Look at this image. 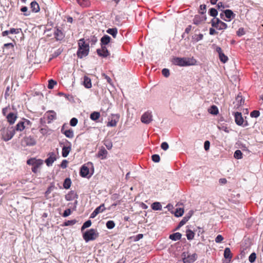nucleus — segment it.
<instances>
[{
    "label": "nucleus",
    "instance_id": "58836bf2",
    "mask_svg": "<svg viewBox=\"0 0 263 263\" xmlns=\"http://www.w3.org/2000/svg\"><path fill=\"white\" fill-rule=\"evenodd\" d=\"M106 210V208H105L104 204H101L100 206L97 207L95 211L98 213L99 214L100 213H102Z\"/></svg>",
    "mask_w": 263,
    "mask_h": 263
},
{
    "label": "nucleus",
    "instance_id": "0e129e2a",
    "mask_svg": "<svg viewBox=\"0 0 263 263\" xmlns=\"http://www.w3.org/2000/svg\"><path fill=\"white\" fill-rule=\"evenodd\" d=\"M68 161L66 160H63L61 163V167L63 168H65L67 167Z\"/></svg>",
    "mask_w": 263,
    "mask_h": 263
},
{
    "label": "nucleus",
    "instance_id": "4d7b16f0",
    "mask_svg": "<svg viewBox=\"0 0 263 263\" xmlns=\"http://www.w3.org/2000/svg\"><path fill=\"white\" fill-rule=\"evenodd\" d=\"M152 160L155 162H159L160 160V156L157 154H155L152 156Z\"/></svg>",
    "mask_w": 263,
    "mask_h": 263
},
{
    "label": "nucleus",
    "instance_id": "8fccbe9b",
    "mask_svg": "<svg viewBox=\"0 0 263 263\" xmlns=\"http://www.w3.org/2000/svg\"><path fill=\"white\" fill-rule=\"evenodd\" d=\"M209 13L211 16L215 17L218 14V11L216 9L212 8L209 10Z\"/></svg>",
    "mask_w": 263,
    "mask_h": 263
},
{
    "label": "nucleus",
    "instance_id": "f8f14e48",
    "mask_svg": "<svg viewBox=\"0 0 263 263\" xmlns=\"http://www.w3.org/2000/svg\"><path fill=\"white\" fill-rule=\"evenodd\" d=\"M245 103V99L242 97V95L240 92H239L237 97H236L235 101L234 102L235 104V107L237 108L241 106L244 104Z\"/></svg>",
    "mask_w": 263,
    "mask_h": 263
},
{
    "label": "nucleus",
    "instance_id": "13d9d810",
    "mask_svg": "<svg viewBox=\"0 0 263 263\" xmlns=\"http://www.w3.org/2000/svg\"><path fill=\"white\" fill-rule=\"evenodd\" d=\"M78 119L76 118H72L70 121V125L72 126H75L78 123Z\"/></svg>",
    "mask_w": 263,
    "mask_h": 263
},
{
    "label": "nucleus",
    "instance_id": "4be33fe9",
    "mask_svg": "<svg viewBox=\"0 0 263 263\" xmlns=\"http://www.w3.org/2000/svg\"><path fill=\"white\" fill-rule=\"evenodd\" d=\"M224 13L226 17L228 18V20L224 19L226 21H230L232 18H234L235 16V14L230 9L224 10Z\"/></svg>",
    "mask_w": 263,
    "mask_h": 263
},
{
    "label": "nucleus",
    "instance_id": "c85d7f7f",
    "mask_svg": "<svg viewBox=\"0 0 263 263\" xmlns=\"http://www.w3.org/2000/svg\"><path fill=\"white\" fill-rule=\"evenodd\" d=\"M192 214L189 213L187 215H186L185 217L183 218L181 221L179 222L178 228L181 227L184 224L186 223V222L190 219L191 217L192 216Z\"/></svg>",
    "mask_w": 263,
    "mask_h": 263
},
{
    "label": "nucleus",
    "instance_id": "7c9ffc66",
    "mask_svg": "<svg viewBox=\"0 0 263 263\" xmlns=\"http://www.w3.org/2000/svg\"><path fill=\"white\" fill-rule=\"evenodd\" d=\"M25 128H26L24 126V124L23 121H20L19 122L17 123V124L15 126V128H14V129H15V130H16V131L22 132L23 130H24Z\"/></svg>",
    "mask_w": 263,
    "mask_h": 263
},
{
    "label": "nucleus",
    "instance_id": "6e6552de",
    "mask_svg": "<svg viewBox=\"0 0 263 263\" xmlns=\"http://www.w3.org/2000/svg\"><path fill=\"white\" fill-rule=\"evenodd\" d=\"M67 125L66 124H64L61 128V132L64 134L66 137L68 138L72 139L74 137V133L73 130L72 129H66V127Z\"/></svg>",
    "mask_w": 263,
    "mask_h": 263
},
{
    "label": "nucleus",
    "instance_id": "052dcab7",
    "mask_svg": "<svg viewBox=\"0 0 263 263\" xmlns=\"http://www.w3.org/2000/svg\"><path fill=\"white\" fill-rule=\"evenodd\" d=\"M162 73L165 77L166 78L168 77L170 74L169 70L166 68H164L162 69Z\"/></svg>",
    "mask_w": 263,
    "mask_h": 263
},
{
    "label": "nucleus",
    "instance_id": "09e8293b",
    "mask_svg": "<svg viewBox=\"0 0 263 263\" xmlns=\"http://www.w3.org/2000/svg\"><path fill=\"white\" fill-rule=\"evenodd\" d=\"M106 227L108 229H112L115 227V223L112 220H109L106 222Z\"/></svg>",
    "mask_w": 263,
    "mask_h": 263
},
{
    "label": "nucleus",
    "instance_id": "f3484780",
    "mask_svg": "<svg viewBox=\"0 0 263 263\" xmlns=\"http://www.w3.org/2000/svg\"><path fill=\"white\" fill-rule=\"evenodd\" d=\"M206 20V17L203 14L196 15L193 19V23L196 25L200 24Z\"/></svg>",
    "mask_w": 263,
    "mask_h": 263
},
{
    "label": "nucleus",
    "instance_id": "a18cd8bd",
    "mask_svg": "<svg viewBox=\"0 0 263 263\" xmlns=\"http://www.w3.org/2000/svg\"><path fill=\"white\" fill-rule=\"evenodd\" d=\"M39 131L40 133L42 134L43 135H45L48 134L49 132L50 131V129L48 128V127L46 126L43 128H41Z\"/></svg>",
    "mask_w": 263,
    "mask_h": 263
},
{
    "label": "nucleus",
    "instance_id": "680f3d73",
    "mask_svg": "<svg viewBox=\"0 0 263 263\" xmlns=\"http://www.w3.org/2000/svg\"><path fill=\"white\" fill-rule=\"evenodd\" d=\"M71 210L70 209H67L64 211V212L63 214V216L64 217H66L68 216L69 215H70L71 214Z\"/></svg>",
    "mask_w": 263,
    "mask_h": 263
},
{
    "label": "nucleus",
    "instance_id": "2eb2a0df",
    "mask_svg": "<svg viewBox=\"0 0 263 263\" xmlns=\"http://www.w3.org/2000/svg\"><path fill=\"white\" fill-rule=\"evenodd\" d=\"M48 157L45 161L48 166L52 165V163L56 160L55 154L54 152L49 153L48 154Z\"/></svg>",
    "mask_w": 263,
    "mask_h": 263
},
{
    "label": "nucleus",
    "instance_id": "49530a36",
    "mask_svg": "<svg viewBox=\"0 0 263 263\" xmlns=\"http://www.w3.org/2000/svg\"><path fill=\"white\" fill-rule=\"evenodd\" d=\"M183 213H184V210L183 209H182V208L177 209L176 210V212L175 213V215L176 217H180L183 214Z\"/></svg>",
    "mask_w": 263,
    "mask_h": 263
},
{
    "label": "nucleus",
    "instance_id": "bf43d9fd",
    "mask_svg": "<svg viewBox=\"0 0 263 263\" xmlns=\"http://www.w3.org/2000/svg\"><path fill=\"white\" fill-rule=\"evenodd\" d=\"M21 11L23 12H26L24 13V15L25 16H28L30 15V12H28V8L26 6H24L21 8Z\"/></svg>",
    "mask_w": 263,
    "mask_h": 263
},
{
    "label": "nucleus",
    "instance_id": "f03ea898",
    "mask_svg": "<svg viewBox=\"0 0 263 263\" xmlns=\"http://www.w3.org/2000/svg\"><path fill=\"white\" fill-rule=\"evenodd\" d=\"M172 62L173 64L179 66H187L194 65L196 63V60L193 58H174Z\"/></svg>",
    "mask_w": 263,
    "mask_h": 263
},
{
    "label": "nucleus",
    "instance_id": "de8ad7c7",
    "mask_svg": "<svg viewBox=\"0 0 263 263\" xmlns=\"http://www.w3.org/2000/svg\"><path fill=\"white\" fill-rule=\"evenodd\" d=\"M57 82L52 80L50 79L48 81V88L49 89H52L54 87V86L57 85Z\"/></svg>",
    "mask_w": 263,
    "mask_h": 263
},
{
    "label": "nucleus",
    "instance_id": "4468645a",
    "mask_svg": "<svg viewBox=\"0 0 263 263\" xmlns=\"http://www.w3.org/2000/svg\"><path fill=\"white\" fill-rule=\"evenodd\" d=\"M119 116L118 115H112L110 120L107 124V126L115 127L117 125L119 121Z\"/></svg>",
    "mask_w": 263,
    "mask_h": 263
},
{
    "label": "nucleus",
    "instance_id": "412c9836",
    "mask_svg": "<svg viewBox=\"0 0 263 263\" xmlns=\"http://www.w3.org/2000/svg\"><path fill=\"white\" fill-rule=\"evenodd\" d=\"M89 170L85 165H83L81 167L80 175L82 177H86L89 174Z\"/></svg>",
    "mask_w": 263,
    "mask_h": 263
},
{
    "label": "nucleus",
    "instance_id": "7ed1b4c3",
    "mask_svg": "<svg viewBox=\"0 0 263 263\" xmlns=\"http://www.w3.org/2000/svg\"><path fill=\"white\" fill-rule=\"evenodd\" d=\"M2 139L5 141H8L10 140L15 134V129L13 127L9 126L4 127L1 130Z\"/></svg>",
    "mask_w": 263,
    "mask_h": 263
},
{
    "label": "nucleus",
    "instance_id": "a19ab883",
    "mask_svg": "<svg viewBox=\"0 0 263 263\" xmlns=\"http://www.w3.org/2000/svg\"><path fill=\"white\" fill-rule=\"evenodd\" d=\"M234 157L235 158L237 159H239L242 158V153L241 152V151L240 150H238V149L236 150L235 152V153H234Z\"/></svg>",
    "mask_w": 263,
    "mask_h": 263
},
{
    "label": "nucleus",
    "instance_id": "dca6fc26",
    "mask_svg": "<svg viewBox=\"0 0 263 263\" xmlns=\"http://www.w3.org/2000/svg\"><path fill=\"white\" fill-rule=\"evenodd\" d=\"M216 51L218 53L219 60L223 63H226L228 60V58L222 52L221 48L220 47H216Z\"/></svg>",
    "mask_w": 263,
    "mask_h": 263
},
{
    "label": "nucleus",
    "instance_id": "72a5a7b5",
    "mask_svg": "<svg viewBox=\"0 0 263 263\" xmlns=\"http://www.w3.org/2000/svg\"><path fill=\"white\" fill-rule=\"evenodd\" d=\"M106 32L111 35L114 38H116L117 35L118 30L116 28H109L106 30Z\"/></svg>",
    "mask_w": 263,
    "mask_h": 263
},
{
    "label": "nucleus",
    "instance_id": "f257e3e1",
    "mask_svg": "<svg viewBox=\"0 0 263 263\" xmlns=\"http://www.w3.org/2000/svg\"><path fill=\"white\" fill-rule=\"evenodd\" d=\"M78 49L77 52L78 58L82 59L87 57L89 52V45L84 39H81L78 41Z\"/></svg>",
    "mask_w": 263,
    "mask_h": 263
},
{
    "label": "nucleus",
    "instance_id": "6ab92c4d",
    "mask_svg": "<svg viewBox=\"0 0 263 263\" xmlns=\"http://www.w3.org/2000/svg\"><path fill=\"white\" fill-rule=\"evenodd\" d=\"M78 198V195L74 191H70L65 195V199L67 201H71Z\"/></svg>",
    "mask_w": 263,
    "mask_h": 263
},
{
    "label": "nucleus",
    "instance_id": "423d86ee",
    "mask_svg": "<svg viewBox=\"0 0 263 263\" xmlns=\"http://www.w3.org/2000/svg\"><path fill=\"white\" fill-rule=\"evenodd\" d=\"M182 259L178 260L177 263H193L197 258V254L194 253L193 254H186L185 253H183Z\"/></svg>",
    "mask_w": 263,
    "mask_h": 263
},
{
    "label": "nucleus",
    "instance_id": "2f4dec72",
    "mask_svg": "<svg viewBox=\"0 0 263 263\" xmlns=\"http://www.w3.org/2000/svg\"><path fill=\"white\" fill-rule=\"evenodd\" d=\"M181 236L182 235L180 233L177 232V233H175L170 235L169 236V238H170V239H171L173 240L176 241V240H180L181 238Z\"/></svg>",
    "mask_w": 263,
    "mask_h": 263
},
{
    "label": "nucleus",
    "instance_id": "ea45409f",
    "mask_svg": "<svg viewBox=\"0 0 263 263\" xmlns=\"http://www.w3.org/2000/svg\"><path fill=\"white\" fill-rule=\"evenodd\" d=\"M78 3L83 7H87L89 5V2L87 0H77Z\"/></svg>",
    "mask_w": 263,
    "mask_h": 263
},
{
    "label": "nucleus",
    "instance_id": "3c124183",
    "mask_svg": "<svg viewBox=\"0 0 263 263\" xmlns=\"http://www.w3.org/2000/svg\"><path fill=\"white\" fill-rule=\"evenodd\" d=\"M256 258V253L253 252L251 254V255L249 257V260L250 262L253 263L255 261Z\"/></svg>",
    "mask_w": 263,
    "mask_h": 263
},
{
    "label": "nucleus",
    "instance_id": "bb28decb",
    "mask_svg": "<svg viewBox=\"0 0 263 263\" xmlns=\"http://www.w3.org/2000/svg\"><path fill=\"white\" fill-rule=\"evenodd\" d=\"M71 150L70 146H64L62 148V155L63 157H66Z\"/></svg>",
    "mask_w": 263,
    "mask_h": 263
},
{
    "label": "nucleus",
    "instance_id": "37998d69",
    "mask_svg": "<svg viewBox=\"0 0 263 263\" xmlns=\"http://www.w3.org/2000/svg\"><path fill=\"white\" fill-rule=\"evenodd\" d=\"M194 235H195L194 233L190 230H188L186 232V237H187V239H189V240L193 239L194 237Z\"/></svg>",
    "mask_w": 263,
    "mask_h": 263
},
{
    "label": "nucleus",
    "instance_id": "e2e57ef3",
    "mask_svg": "<svg viewBox=\"0 0 263 263\" xmlns=\"http://www.w3.org/2000/svg\"><path fill=\"white\" fill-rule=\"evenodd\" d=\"M161 147L164 151L167 150L168 148V144L166 142H163L161 143Z\"/></svg>",
    "mask_w": 263,
    "mask_h": 263
},
{
    "label": "nucleus",
    "instance_id": "4c0bfd02",
    "mask_svg": "<svg viewBox=\"0 0 263 263\" xmlns=\"http://www.w3.org/2000/svg\"><path fill=\"white\" fill-rule=\"evenodd\" d=\"M71 184V181L70 178H66L63 183V187L65 189H68L70 188Z\"/></svg>",
    "mask_w": 263,
    "mask_h": 263
},
{
    "label": "nucleus",
    "instance_id": "0eeeda50",
    "mask_svg": "<svg viewBox=\"0 0 263 263\" xmlns=\"http://www.w3.org/2000/svg\"><path fill=\"white\" fill-rule=\"evenodd\" d=\"M211 25L213 27L216 28L218 30H224L227 28V25L222 22L218 18H213L211 20Z\"/></svg>",
    "mask_w": 263,
    "mask_h": 263
},
{
    "label": "nucleus",
    "instance_id": "f704fd0d",
    "mask_svg": "<svg viewBox=\"0 0 263 263\" xmlns=\"http://www.w3.org/2000/svg\"><path fill=\"white\" fill-rule=\"evenodd\" d=\"M100 117V114L99 112L94 111L90 115V118L93 121H97Z\"/></svg>",
    "mask_w": 263,
    "mask_h": 263
},
{
    "label": "nucleus",
    "instance_id": "20e7f679",
    "mask_svg": "<svg viewBox=\"0 0 263 263\" xmlns=\"http://www.w3.org/2000/svg\"><path fill=\"white\" fill-rule=\"evenodd\" d=\"M99 237V233L97 230L94 229H91L86 231L83 234V238L86 242L90 240H94Z\"/></svg>",
    "mask_w": 263,
    "mask_h": 263
},
{
    "label": "nucleus",
    "instance_id": "774afa93",
    "mask_svg": "<svg viewBox=\"0 0 263 263\" xmlns=\"http://www.w3.org/2000/svg\"><path fill=\"white\" fill-rule=\"evenodd\" d=\"M104 144L108 149H111L112 146V143L110 141H105Z\"/></svg>",
    "mask_w": 263,
    "mask_h": 263
},
{
    "label": "nucleus",
    "instance_id": "603ef678",
    "mask_svg": "<svg viewBox=\"0 0 263 263\" xmlns=\"http://www.w3.org/2000/svg\"><path fill=\"white\" fill-rule=\"evenodd\" d=\"M21 31V28H11L9 32H10V34H18Z\"/></svg>",
    "mask_w": 263,
    "mask_h": 263
},
{
    "label": "nucleus",
    "instance_id": "393cba45",
    "mask_svg": "<svg viewBox=\"0 0 263 263\" xmlns=\"http://www.w3.org/2000/svg\"><path fill=\"white\" fill-rule=\"evenodd\" d=\"M107 154L108 152L105 148L102 147L99 149L98 153V157L101 158L102 159H104L106 158Z\"/></svg>",
    "mask_w": 263,
    "mask_h": 263
},
{
    "label": "nucleus",
    "instance_id": "473e14b6",
    "mask_svg": "<svg viewBox=\"0 0 263 263\" xmlns=\"http://www.w3.org/2000/svg\"><path fill=\"white\" fill-rule=\"evenodd\" d=\"M208 111L209 113L212 115H217L218 112V109L217 107L215 105H212L209 109Z\"/></svg>",
    "mask_w": 263,
    "mask_h": 263
},
{
    "label": "nucleus",
    "instance_id": "9b49d317",
    "mask_svg": "<svg viewBox=\"0 0 263 263\" xmlns=\"http://www.w3.org/2000/svg\"><path fill=\"white\" fill-rule=\"evenodd\" d=\"M45 117L47 119V123H50L53 120L57 119V114L53 110H48L45 114Z\"/></svg>",
    "mask_w": 263,
    "mask_h": 263
},
{
    "label": "nucleus",
    "instance_id": "864d4df0",
    "mask_svg": "<svg viewBox=\"0 0 263 263\" xmlns=\"http://www.w3.org/2000/svg\"><path fill=\"white\" fill-rule=\"evenodd\" d=\"M77 222V220L76 219L67 220L65 221L64 223V226H72L74 224Z\"/></svg>",
    "mask_w": 263,
    "mask_h": 263
},
{
    "label": "nucleus",
    "instance_id": "a878e982",
    "mask_svg": "<svg viewBox=\"0 0 263 263\" xmlns=\"http://www.w3.org/2000/svg\"><path fill=\"white\" fill-rule=\"evenodd\" d=\"M111 38L108 35H104L101 39V46H105L107 45L110 41Z\"/></svg>",
    "mask_w": 263,
    "mask_h": 263
},
{
    "label": "nucleus",
    "instance_id": "a211bd4d",
    "mask_svg": "<svg viewBox=\"0 0 263 263\" xmlns=\"http://www.w3.org/2000/svg\"><path fill=\"white\" fill-rule=\"evenodd\" d=\"M24 140L27 146H33L36 144V140L32 136L26 137L24 138Z\"/></svg>",
    "mask_w": 263,
    "mask_h": 263
},
{
    "label": "nucleus",
    "instance_id": "5fc2aeb1",
    "mask_svg": "<svg viewBox=\"0 0 263 263\" xmlns=\"http://www.w3.org/2000/svg\"><path fill=\"white\" fill-rule=\"evenodd\" d=\"M260 112L258 110H253L250 113V116L253 118H257L259 116Z\"/></svg>",
    "mask_w": 263,
    "mask_h": 263
},
{
    "label": "nucleus",
    "instance_id": "39448f33",
    "mask_svg": "<svg viewBox=\"0 0 263 263\" xmlns=\"http://www.w3.org/2000/svg\"><path fill=\"white\" fill-rule=\"evenodd\" d=\"M27 164L32 165L31 170L34 173H36L39 168L43 164V160L42 159H36L35 158H31L27 161Z\"/></svg>",
    "mask_w": 263,
    "mask_h": 263
},
{
    "label": "nucleus",
    "instance_id": "b1692460",
    "mask_svg": "<svg viewBox=\"0 0 263 263\" xmlns=\"http://www.w3.org/2000/svg\"><path fill=\"white\" fill-rule=\"evenodd\" d=\"M30 8L32 12L37 13L40 11V8L38 3L33 1L30 4Z\"/></svg>",
    "mask_w": 263,
    "mask_h": 263
},
{
    "label": "nucleus",
    "instance_id": "5701e85b",
    "mask_svg": "<svg viewBox=\"0 0 263 263\" xmlns=\"http://www.w3.org/2000/svg\"><path fill=\"white\" fill-rule=\"evenodd\" d=\"M54 35L57 40H61L64 37V35L63 32L58 28H56L54 32Z\"/></svg>",
    "mask_w": 263,
    "mask_h": 263
},
{
    "label": "nucleus",
    "instance_id": "69168bd1",
    "mask_svg": "<svg viewBox=\"0 0 263 263\" xmlns=\"http://www.w3.org/2000/svg\"><path fill=\"white\" fill-rule=\"evenodd\" d=\"M223 240V237L221 235H218L215 238V241L217 243H220Z\"/></svg>",
    "mask_w": 263,
    "mask_h": 263
},
{
    "label": "nucleus",
    "instance_id": "c9c22d12",
    "mask_svg": "<svg viewBox=\"0 0 263 263\" xmlns=\"http://www.w3.org/2000/svg\"><path fill=\"white\" fill-rule=\"evenodd\" d=\"M4 51L10 49V52L14 51V45L12 43L5 44L3 48Z\"/></svg>",
    "mask_w": 263,
    "mask_h": 263
},
{
    "label": "nucleus",
    "instance_id": "e433bc0d",
    "mask_svg": "<svg viewBox=\"0 0 263 263\" xmlns=\"http://www.w3.org/2000/svg\"><path fill=\"white\" fill-rule=\"evenodd\" d=\"M151 208L153 210H161L162 205L160 202H155L151 205Z\"/></svg>",
    "mask_w": 263,
    "mask_h": 263
},
{
    "label": "nucleus",
    "instance_id": "c03bdc74",
    "mask_svg": "<svg viewBox=\"0 0 263 263\" xmlns=\"http://www.w3.org/2000/svg\"><path fill=\"white\" fill-rule=\"evenodd\" d=\"M24 124V126L26 128H30L31 125H32V123L31 122L28 120V119H24L23 120V121H22Z\"/></svg>",
    "mask_w": 263,
    "mask_h": 263
},
{
    "label": "nucleus",
    "instance_id": "6e6d98bb",
    "mask_svg": "<svg viewBox=\"0 0 263 263\" xmlns=\"http://www.w3.org/2000/svg\"><path fill=\"white\" fill-rule=\"evenodd\" d=\"M246 31L243 28H240L237 31V35L239 36H241L245 34Z\"/></svg>",
    "mask_w": 263,
    "mask_h": 263
},
{
    "label": "nucleus",
    "instance_id": "cd10ccee",
    "mask_svg": "<svg viewBox=\"0 0 263 263\" xmlns=\"http://www.w3.org/2000/svg\"><path fill=\"white\" fill-rule=\"evenodd\" d=\"M83 84L84 86L87 88H91L92 86L91 79L87 76H84Z\"/></svg>",
    "mask_w": 263,
    "mask_h": 263
},
{
    "label": "nucleus",
    "instance_id": "79ce46f5",
    "mask_svg": "<svg viewBox=\"0 0 263 263\" xmlns=\"http://www.w3.org/2000/svg\"><path fill=\"white\" fill-rule=\"evenodd\" d=\"M91 225V221L90 220H88L85 222L82 227H81V231H83L86 228H89Z\"/></svg>",
    "mask_w": 263,
    "mask_h": 263
},
{
    "label": "nucleus",
    "instance_id": "1a4fd4ad",
    "mask_svg": "<svg viewBox=\"0 0 263 263\" xmlns=\"http://www.w3.org/2000/svg\"><path fill=\"white\" fill-rule=\"evenodd\" d=\"M235 121L236 124L239 126H245L247 125V123L243 125L244 120L242 116V114L239 112L234 113Z\"/></svg>",
    "mask_w": 263,
    "mask_h": 263
},
{
    "label": "nucleus",
    "instance_id": "ddd939ff",
    "mask_svg": "<svg viewBox=\"0 0 263 263\" xmlns=\"http://www.w3.org/2000/svg\"><path fill=\"white\" fill-rule=\"evenodd\" d=\"M97 52L99 56L103 58H106L110 54L109 52L107 50L106 47L103 45L101 46V49H98L97 50Z\"/></svg>",
    "mask_w": 263,
    "mask_h": 263
},
{
    "label": "nucleus",
    "instance_id": "338daca9",
    "mask_svg": "<svg viewBox=\"0 0 263 263\" xmlns=\"http://www.w3.org/2000/svg\"><path fill=\"white\" fill-rule=\"evenodd\" d=\"M210 143L209 141H205L204 143V148L205 151H208L210 148Z\"/></svg>",
    "mask_w": 263,
    "mask_h": 263
},
{
    "label": "nucleus",
    "instance_id": "aec40b11",
    "mask_svg": "<svg viewBox=\"0 0 263 263\" xmlns=\"http://www.w3.org/2000/svg\"><path fill=\"white\" fill-rule=\"evenodd\" d=\"M17 118V117L16 115L13 112L9 113L6 116L7 121L10 124H13L15 123Z\"/></svg>",
    "mask_w": 263,
    "mask_h": 263
},
{
    "label": "nucleus",
    "instance_id": "9d476101",
    "mask_svg": "<svg viewBox=\"0 0 263 263\" xmlns=\"http://www.w3.org/2000/svg\"><path fill=\"white\" fill-rule=\"evenodd\" d=\"M152 113L149 111L145 112L141 118V121L145 124H149L153 120Z\"/></svg>",
    "mask_w": 263,
    "mask_h": 263
},
{
    "label": "nucleus",
    "instance_id": "c756f323",
    "mask_svg": "<svg viewBox=\"0 0 263 263\" xmlns=\"http://www.w3.org/2000/svg\"><path fill=\"white\" fill-rule=\"evenodd\" d=\"M224 257L226 259H229L230 260L232 258V254L231 253V250L229 248H226L224 251Z\"/></svg>",
    "mask_w": 263,
    "mask_h": 263
}]
</instances>
